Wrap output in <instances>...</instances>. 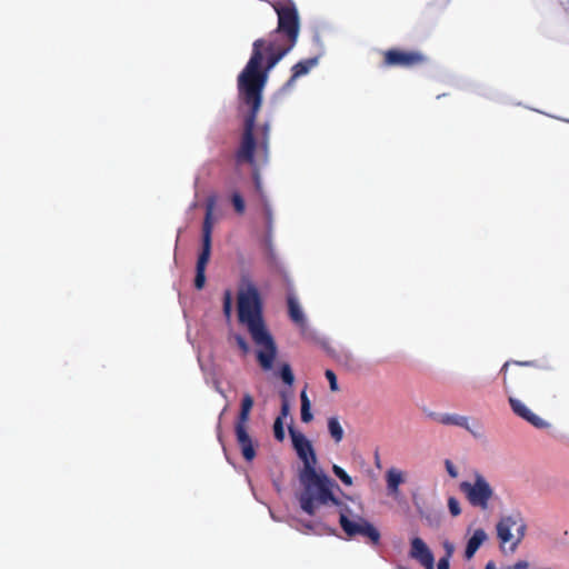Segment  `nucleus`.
I'll return each mask as SVG.
<instances>
[{"instance_id": "obj_36", "label": "nucleus", "mask_w": 569, "mask_h": 569, "mask_svg": "<svg viewBox=\"0 0 569 569\" xmlns=\"http://www.w3.org/2000/svg\"><path fill=\"white\" fill-rule=\"evenodd\" d=\"M438 569H450V559L440 558L438 561Z\"/></svg>"}, {"instance_id": "obj_12", "label": "nucleus", "mask_w": 569, "mask_h": 569, "mask_svg": "<svg viewBox=\"0 0 569 569\" xmlns=\"http://www.w3.org/2000/svg\"><path fill=\"white\" fill-rule=\"evenodd\" d=\"M509 405L515 415L522 418L533 427L538 429H543L548 427V422H546L542 418L533 413L527 406L517 398L509 397Z\"/></svg>"}, {"instance_id": "obj_7", "label": "nucleus", "mask_w": 569, "mask_h": 569, "mask_svg": "<svg viewBox=\"0 0 569 569\" xmlns=\"http://www.w3.org/2000/svg\"><path fill=\"white\" fill-rule=\"evenodd\" d=\"M340 527L349 538L362 537L375 546L380 543V531L362 516H355V521L342 517Z\"/></svg>"}, {"instance_id": "obj_11", "label": "nucleus", "mask_w": 569, "mask_h": 569, "mask_svg": "<svg viewBox=\"0 0 569 569\" xmlns=\"http://www.w3.org/2000/svg\"><path fill=\"white\" fill-rule=\"evenodd\" d=\"M509 405L515 415L522 418L533 427L538 429H543L548 427V422H546L542 418L533 413L527 406L517 398L509 397Z\"/></svg>"}, {"instance_id": "obj_25", "label": "nucleus", "mask_w": 569, "mask_h": 569, "mask_svg": "<svg viewBox=\"0 0 569 569\" xmlns=\"http://www.w3.org/2000/svg\"><path fill=\"white\" fill-rule=\"evenodd\" d=\"M511 363H512L511 361L505 362V365L502 366V368L500 370V373L502 375V382H503V388H505L506 392H509L508 370H509V367ZM513 363L521 365L520 362H517V361H515ZM522 365H528V362H523Z\"/></svg>"}, {"instance_id": "obj_31", "label": "nucleus", "mask_w": 569, "mask_h": 569, "mask_svg": "<svg viewBox=\"0 0 569 569\" xmlns=\"http://www.w3.org/2000/svg\"><path fill=\"white\" fill-rule=\"evenodd\" d=\"M325 375L329 381L331 391H338L339 387H338L336 373L332 370L328 369V370H326Z\"/></svg>"}, {"instance_id": "obj_21", "label": "nucleus", "mask_w": 569, "mask_h": 569, "mask_svg": "<svg viewBox=\"0 0 569 569\" xmlns=\"http://www.w3.org/2000/svg\"><path fill=\"white\" fill-rule=\"evenodd\" d=\"M231 203L233 206L234 211L238 214H243L246 211V202L242 196L239 192H233L231 194Z\"/></svg>"}, {"instance_id": "obj_26", "label": "nucleus", "mask_w": 569, "mask_h": 569, "mask_svg": "<svg viewBox=\"0 0 569 569\" xmlns=\"http://www.w3.org/2000/svg\"><path fill=\"white\" fill-rule=\"evenodd\" d=\"M448 509L453 517H458L461 513L459 500L456 497L448 498Z\"/></svg>"}, {"instance_id": "obj_30", "label": "nucleus", "mask_w": 569, "mask_h": 569, "mask_svg": "<svg viewBox=\"0 0 569 569\" xmlns=\"http://www.w3.org/2000/svg\"><path fill=\"white\" fill-rule=\"evenodd\" d=\"M234 340L239 349L242 351L243 355H247L250 351L249 343L241 335H236Z\"/></svg>"}, {"instance_id": "obj_32", "label": "nucleus", "mask_w": 569, "mask_h": 569, "mask_svg": "<svg viewBox=\"0 0 569 569\" xmlns=\"http://www.w3.org/2000/svg\"><path fill=\"white\" fill-rule=\"evenodd\" d=\"M442 548L445 550V556L442 558L451 559L455 553V545L449 540H445L442 542Z\"/></svg>"}, {"instance_id": "obj_8", "label": "nucleus", "mask_w": 569, "mask_h": 569, "mask_svg": "<svg viewBox=\"0 0 569 569\" xmlns=\"http://www.w3.org/2000/svg\"><path fill=\"white\" fill-rule=\"evenodd\" d=\"M216 198L210 197L206 203V216L202 226V249L197 260V267L206 269L211 254L212 213Z\"/></svg>"}, {"instance_id": "obj_14", "label": "nucleus", "mask_w": 569, "mask_h": 569, "mask_svg": "<svg viewBox=\"0 0 569 569\" xmlns=\"http://www.w3.org/2000/svg\"><path fill=\"white\" fill-rule=\"evenodd\" d=\"M319 62V59L317 57L309 58L301 60L292 66L291 68V77L289 80L283 84L282 90L290 89L298 78L306 76L309 73V71L315 68Z\"/></svg>"}, {"instance_id": "obj_34", "label": "nucleus", "mask_w": 569, "mask_h": 569, "mask_svg": "<svg viewBox=\"0 0 569 569\" xmlns=\"http://www.w3.org/2000/svg\"><path fill=\"white\" fill-rule=\"evenodd\" d=\"M529 562L526 560H519L516 563L506 567L505 569H529Z\"/></svg>"}, {"instance_id": "obj_6", "label": "nucleus", "mask_w": 569, "mask_h": 569, "mask_svg": "<svg viewBox=\"0 0 569 569\" xmlns=\"http://www.w3.org/2000/svg\"><path fill=\"white\" fill-rule=\"evenodd\" d=\"M382 67L391 68H415L425 64L428 58L425 53L418 50H402V49H388L382 53Z\"/></svg>"}, {"instance_id": "obj_29", "label": "nucleus", "mask_w": 569, "mask_h": 569, "mask_svg": "<svg viewBox=\"0 0 569 569\" xmlns=\"http://www.w3.org/2000/svg\"><path fill=\"white\" fill-rule=\"evenodd\" d=\"M269 131H270L269 123H263L262 127H261V137H260V140H259V144L263 149H267V147H268Z\"/></svg>"}, {"instance_id": "obj_10", "label": "nucleus", "mask_w": 569, "mask_h": 569, "mask_svg": "<svg viewBox=\"0 0 569 569\" xmlns=\"http://www.w3.org/2000/svg\"><path fill=\"white\" fill-rule=\"evenodd\" d=\"M410 557L419 561L426 569H433L435 557L426 542L416 537L411 540Z\"/></svg>"}, {"instance_id": "obj_33", "label": "nucleus", "mask_w": 569, "mask_h": 569, "mask_svg": "<svg viewBox=\"0 0 569 569\" xmlns=\"http://www.w3.org/2000/svg\"><path fill=\"white\" fill-rule=\"evenodd\" d=\"M445 467H446V470L448 472V475L451 477V478H457L458 477V470L457 468L455 467V465L449 460L447 459L445 461Z\"/></svg>"}, {"instance_id": "obj_28", "label": "nucleus", "mask_w": 569, "mask_h": 569, "mask_svg": "<svg viewBox=\"0 0 569 569\" xmlns=\"http://www.w3.org/2000/svg\"><path fill=\"white\" fill-rule=\"evenodd\" d=\"M232 312V297L230 291H226L223 296V313L227 318H230Z\"/></svg>"}, {"instance_id": "obj_13", "label": "nucleus", "mask_w": 569, "mask_h": 569, "mask_svg": "<svg viewBox=\"0 0 569 569\" xmlns=\"http://www.w3.org/2000/svg\"><path fill=\"white\" fill-rule=\"evenodd\" d=\"M429 417L437 421L438 423H441L443 426H456L466 429L473 436H477V432L472 429L470 425V418L467 416H461L458 413H436L430 412Z\"/></svg>"}, {"instance_id": "obj_4", "label": "nucleus", "mask_w": 569, "mask_h": 569, "mask_svg": "<svg viewBox=\"0 0 569 569\" xmlns=\"http://www.w3.org/2000/svg\"><path fill=\"white\" fill-rule=\"evenodd\" d=\"M253 403L254 401L252 396L250 393H244L241 400L240 412L234 425L237 443L239 445L242 457L246 461H252L256 457L253 440L250 437L247 427Z\"/></svg>"}, {"instance_id": "obj_3", "label": "nucleus", "mask_w": 569, "mask_h": 569, "mask_svg": "<svg viewBox=\"0 0 569 569\" xmlns=\"http://www.w3.org/2000/svg\"><path fill=\"white\" fill-rule=\"evenodd\" d=\"M238 319L244 325L258 347L257 361L262 370L273 367L278 348L263 319V305L258 288L248 282L238 292Z\"/></svg>"}, {"instance_id": "obj_18", "label": "nucleus", "mask_w": 569, "mask_h": 569, "mask_svg": "<svg viewBox=\"0 0 569 569\" xmlns=\"http://www.w3.org/2000/svg\"><path fill=\"white\" fill-rule=\"evenodd\" d=\"M328 431L330 433V437L336 443H339L342 441L345 432L343 428L337 417H330L328 419Z\"/></svg>"}, {"instance_id": "obj_2", "label": "nucleus", "mask_w": 569, "mask_h": 569, "mask_svg": "<svg viewBox=\"0 0 569 569\" xmlns=\"http://www.w3.org/2000/svg\"><path fill=\"white\" fill-rule=\"evenodd\" d=\"M289 433L293 449L303 465L299 472L302 490L298 496V501L307 515L315 516L318 507L327 506L329 502L338 503V498L333 495L332 489L339 487L326 473L317 471V456L310 440L292 427H289Z\"/></svg>"}, {"instance_id": "obj_5", "label": "nucleus", "mask_w": 569, "mask_h": 569, "mask_svg": "<svg viewBox=\"0 0 569 569\" xmlns=\"http://www.w3.org/2000/svg\"><path fill=\"white\" fill-rule=\"evenodd\" d=\"M459 489L470 506L483 511L489 508L490 500L495 496L493 488L479 472L475 473L473 481H462L459 485Z\"/></svg>"}, {"instance_id": "obj_20", "label": "nucleus", "mask_w": 569, "mask_h": 569, "mask_svg": "<svg viewBox=\"0 0 569 569\" xmlns=\"http://www.w3.org/2000/svg\"><path fill=\"white\" fill-rule=\"evenodd\" d=\"M330 503L340 508V510H339V521L342 519V517H346L348 521H355V516H358L357 513H355L350 509L349 506H347L346 503H343L339 499H338V503H332V502H330Z\"/></svg>"}, {"instance_id": "obj_9", "label": "nucleus", "mask_w": 569, "mask_h": 569, "mask_svg": "<svg viewBox=\"0 0 569 569\" xmlns=\"http://www.w3.org/2000/svg\"><path fill=\"white\" fill-rule=\"evenodd\" d=\"M516 528L517 539L511 545V551H515L526 535L527 526L519 516L503 517L497 525V535L502 543L511 540V529Z\"/></svg>"}, {"instance_id": "obj_17", "label": "nucleus", "mask_w": 569, "mask_h": 569, "mask_svg": "<svg viewBox=\"0 0 569 569\" xmlns=\"http://www.w3.org/2000/svg\"><path fill=\"white\" fill-rule=\"evenodd\" d=\"M387 489L391 495H398L399 486L403 482L402 472L391 468L387 471Z\"/></svg>"}, {"instance_id": "obj_16", "label": "nucleus", "mask_w": 569, "mask_h": 569, "mask_svg": "<svg viewBox=\"0 0 569 569\" xmlns=\"http://www.w3.org/2000/svg\"><path fill=\"white\" fill-rule=\"evenodd\" d=\"M288 313L292 322H295L298 327H306V318L303 311L297 301V299L292 296L288 297Z\"/></svg>"}, {"instance_id": "obj_23", "label": "nucleus", "mask_w": 569, "mask_h": 569, "mask_svg": "<svg viewBox=\"0 0 569 569\" xmlns=\"http://www.w3.org/2000/svg\"><path fill=\"white\" fill-rule=\"evenodd\" d=\"M280 378L288 386H291L293 383L295 376H293V372H292L291 367H290L289 363H283L281 366V368H280Z\"/></svg>"}, {"instance_id": "obj_37", "label": "nucleus", "mask_w": 569, "mask_h": 569, "mask_svg": "<svg viewBox=\"0 0 569 569\" xmlns=\"http://www.w3.org/2000/svg\"><path fill=\"white\" fill-rule=\"evenodd\" d=\"M485 569H496V566L493 563V561H489L487 565H486V568Z\"/></svg>"}, {"instance_id": "obj_1", "label": "nucleus", "mask_w": 569, "mask_h": 569, "mask_svg": "<svg viewBox=\"0 0 569 569\" xmlns=\"http://www.w3.org/2000/svg\"><path fill=\"white\" fill-rule=\"evenodd\" d=\"M273 9L278 16L277 28L267 38L253 41L250 59L237 78L239 98L249 107L241 141L234 152L237 164H254L258 144L254 129L269 72L293 49L300 32V18L295 3H276Z\"/></svg>"}, {"instance_id": "obj_19", "label": "nucleus", "mask_w": 569, "mask_h": 569, "mask_svg": "<svg viewBox=\"0 0 569 569\" xmlns=\"http://www.w3.org/2000/svg\"><path fill=\"white\" fill-rule=\"evenodd\" d=\"M300 401H301V421L305 423H308L313 419V416L311 413V403L307 396L306 390L301 391Z\"/></svg>"}, {"instance_id": "obj_22", "label": "nucleus", "mask_w": 569, "mask_h": 569, "mask_svg": "<svg viewBox=\"0 0 569 569\" xmlns=\"http://www.w3.org/2000/svg\"><path fill=\"white\" fill-rule=\"evenodd\" d=\"M333 475L341 480V482L348 487L352 486V478L338 465L332 466Z\"/></svg>"}, {"instance_id": "obj_27", "label": "nucleus", "mask_w": 569, "mask_h": 569, "mask_svg": "<svg viewBox=\"0 0 569 569\" xmlns=\"http://www.w3.org/2000/svg\"><path fill=\"white\" fill-rule=\"evenodd\" d=\"M206 283V269L196 268L194 287L200 290Z\"/></svg>"}, {"instance_id": "obj_15", "label": "nucleus", "mask_w": 569, "mask_h": 569, "mask_svg": "<svg viewBox=\"0 0 569 569\" xmlns=\"http://www.w3.org/2000/svg\"><path fill=\"white\" fill-rule=\"evenodd\" d=\"M487 533L483 529H477L475 530L473 535L469 538L466 550H465V558L467 560H470L477 550L480 548V546L487 540Z\"/></svg>"}, {"instance_id": "obj_35", "label": "nucleus", "mask_w": 569, "mask_h": 569, "mask_svg": "<svg viewBox=\"0 0 569 569\" xmlns=\"http://www.w3.org/2000/svg\"><path fill=\"white\" fill-rule=\"evenodd\" d=\"M289 412H290V407H289V403L286 399H283L282 403H281V411H280V416L279 417H282L286 418L287 416H289Z\"/></svg>"}, {"instance_id": "obj_24", "label": "nucleus", "mask_w": 569, "mask_h": 569, "mask_svg": "<svg viewBox=\"0 0 569 569\" xmlns=\"http://www.w3.org/2000/svg\"><path fill=\"white\" fill-rule=\"evenodd\" d=\"M273 435L278 441H283L286 435L283 429L282 417H277L273 423Z\"/></svg>"}]
</instances>
